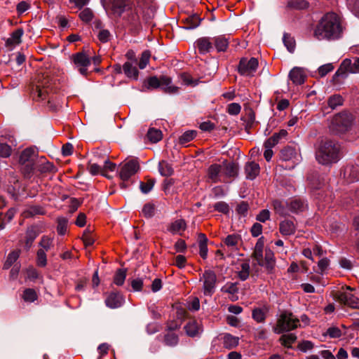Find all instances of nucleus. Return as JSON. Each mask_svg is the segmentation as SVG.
<instances>
[{"label":"nucleus","instance_id":"obj_1","mask_svg":"<svg viewBox=\"0 0 359 359\" xmlns=\"http://www.w3.org/2000/svg\"><path fill=\"white\" fill-rule=\"evenodd\" d=\"M344 27L342 20L335 13H327L316 25L313 35L318 40H335L341 36Z\"/></svg>","mask_w":359,"mask_h":359},{"label":"nucleus","instance_id":"obj_2","mask_svg":"<svg viewBox=\"0 0 359 359\" xmlns=\"http://www.w3.org/2000/svg\"><path fill=\"white\" fill-rule=\"evenodd\" d=\"M340 146L331 140L321 142L316 153V158L322 165L337 163L339 158Z\"/></svg>","mask_w":359,"mask_h":359},{"label":"nucleus","instance_id":"obj_3","mask_svg":"<svg viewBox=\"0 0 359 359\" xmlns=\"http://www.w3.org/2000/svg\"><path fill=\"white\" fill-rule=\"evenodd\" d=\"M110 7L114 14L121 15L125 11H128V20L136 25L140 20L142 8L137 5L130 6L128 0H109Z\"/></svg>","mask_w":359,"mask_h":359},{"label":"nucleus","instance_id":"obj_4","mask_svg":"<svg viewBox=\"0 0 359 359\" xmlns=\"http://www.w3.org/2000/svg\"><path fill=\"white\" fill-rule=\"evenodd\" d=\"M299 325V320L292 313L285 311L278 318L276 325L273 327V332L276 334H280L293 330Z\"/></svg>","mask_w":359,"mask_h":359},{"label":"nucleus","instance_id":"obj_5","mask_svg":"<svg viewBox=\"0 0 359 359\" xmlns=\"http://www.w3.org/2000/svg\"><path fill=\"white\" fill-rule=\"evenodd\" d=\"M172 79L167 76H151L147 79L148 88H162L164 92L167 93H176L178 91V87L171 85Z\"/></svg>","mask_w":359,"mask_h":359},{"label":"nucleus","instance_id":"obj_6","mask_svg":"<svg viewBox=\"0 0 359 359\" xmlns=\"http://www.w3.org/2000/svg\"><path fill=\"white\" fill-rule=\"evenodd\" d=\"M119 177L123 181L121 184L122 188H126V181H128L133 175L137 172L140 169L139 162L137 158H132L125 161L121 165Z\"/></svg>","mask_w":359,"mask_h":359},{"label":"nucleus","instance_id":"obj_7","mask_svg":"<svg viewBox=\"0 0 359 359\" xmlns=\"http://www.w3.org/2000/svg\"><path fill=\"white\" fill-rule=\"evenodd\" d=\"M352 123L351 114L343 112L335 115L331 121L330 128L336 133H344L351 126Z\"/></svg>","mask_w":359,"mask_h":359},{"label":"nucleus","instance_id":"obj_8","mask_svg":"<svg viewBox=\"0 0 359 359\" xmlns=\"http://www.w3.org/2000/svg\"><path fill=\"white\" fill-rule=\"evenodd\" d=\"M199 280L203 283L204 295L211 297L215 292L217 284L216 273L212 270H205L200 277Z\"/></svg>","mask_w":359,"mask_h":359},{"label":"nucleus","instance_id":"obj_9","mask_svg":"<svg viewBox=\"0 0 359 359\" xmlns=\"http://www.w3.org/2000/svg\"><path fill=\"white\" fill-rule=\"evenodd\" d=\"M258 67V60L255 57H243L238 67V73L245 76H252Z\"/></svg>","mask_w":359,"mask_h":359},{"label":"nucleus","instance_id":"obj_10","mask_svg":"<svg viewBox=\"0 0 359 359\" xmlns=\"http://www.w3.org/2000/svg\"><path fill=\"white\" fill-rule=\"evenodd\" d=\"M348 73H359V57H355L353 62L350 59L344 60L334 74V77L341 76L344 78Z\"/></svg>","mask_w":359,"mask_h":359},{"label":"nucleus","instance_id":"obj_11","mask_svg":"<svg viewBox=\"0 0 359 359\" xmlns=\"http://www.w3.org/2000/svg\"><path fill=\"white\" fill-rule=\"evenodd\" d=\"M351 291L352 289L350 287H347L346 290L338 292L335 294V299L341 304L353 309H359V299L353 295Z\"/></svg>","mask_w":359,"mask_h":359},{"label":"nucleus","instance_id":"obj_12","mask_svg":"<svg viewBox=\"0 0 359 359\" xmlns=\"http://www.w3.org/2000/svg\"><path fill=\"white\" fill-rule=\"evenodd\" d=\"M74 64L81 74L86 76L88 68L90 65V59L86 53L80 52L72 56Z\"/></svg>","mask_w":359,"mask_h":359},{"label":"nucleus","instance_id":"obj_13","mask_svg":"<svg viewBox=\"0 0 359 359\" xmlns=\"http://www.w3.org/2000/svg\"><path fill=\"white\" fill-rule=\"evenodd\" d=\"M35 156V150L32 148H27L21 153L19 161L20 164L25 165V172L29 174L33 170V161Z\"/></svg>","mask_w":359,"mask_h":359},{"label":"nucleus","instance_id":"obj_14","mask_svg":"<svg viewBox=\"0 0 359 359\" xmlns=\"http://www.w3.org/2000/svg\"><path fill=\"white\" fill-rule=\"evenodd\" d=\"M124 302L125 299L123 294L118 291L111 292L105 299V304L110 309L121 307Z\"/></svg>","mask_w":359,"mask_h":359},{"label":"nucleus","instance_id":"obj_15","mask_svg":"<svg viewBox=\"0 0 359 359\" xmlns=\"http://www.w3.org/2000/svg\"><path fill=\"white\" fill-rule=\"evenodd\" d=\"M195 48L198 50V53L201 55H205L210 53L213 50L214 46L212 44V38L208 36H203L198 38L195 42Z\"/></svg>","mask_w":359,"mask_h":359},{"label":"nucleus","instance_id":"obj_16","mask_svg":"<svg viewBox=\"0 0 359 359\" xmlns=\"http://www.w3.org/2000/svg\"><path fill=\"white\" fill-rule=\"evenodd\" d=\"M186 334L190 337L199 336L203 332L201 322L195 319H191L184 326Z\"/></svg>","mask_w":359,"mask_h":359},{"label":"nucleus","instance_id":"obj_17","mask_svg":"<svg viewBox=\"0 0 359 359\" xmlns=\"http://www.w3.org/2000/svg\"><path fill=\"white\" fill-rule=\"evenodd\" d=\"M212 44L217 52H225L229 44V37L225 35H219L212 38Z\"/></svg>","mask_w":359,"mask_h":359},{"label":"nucleus","instance_id":"obj_18","mask_svg":"<svg viewBox=\"0 0 359 359\" xmlns=\"http://www.w3.org/2000/svg\"><path fill=\"white\" fill-rule=\"evenodd\" d=\"M50 83L47 78H43L42 81H39L36 86V92L38 97L41 100L46 98V95L49 93Z\"/></svg>","mask_w":359,"mask_h":359},{"label":"nucleus","instance_id":"obj_19","mask_svg":"<svg viewBox=\"0 0 359 359\" xmlns=\"http://www.w3.org/2000/svg\"><path fill=\"white\" fill-rule=\"evenodd\" d=\"M289 77L293 83L301 85L304 83L306 74L303 69L300 67H294L289 74Z\"/></svg>","mask_w":359,"mask_h":359},{"label":"nucleus","instance_id":"obj_20","mask_svg":"<svg viewBox=\"0 0 359 359\" xmlns=\"http://www.w3.org/2000/svg\"><path fill=\"white\" fill-rule=\"evenodd\" d=\"M221 174H222V165L220 164H212L208 169V177L212 183L220 181Z\"/></svg>","mask_w":359,"mask_h":359},{"label":"nucleus","instance_id":"obj_21","mask_svg":"<svg viewBox=\"0 0 359 359\" xmlns=\"http://www.w3.org/2000/svg\"><path fill=\"white\" fill-rule=\"evenodd\" d=\"M241 242V236L233 233L228 235L226 238L222 239V243L224 246H226L231 250H238V245Z\"/></svg>","mask_w":359,"mask_h":359},{"label":"nucleus","instance_id":"obj_22","mask_svg":"<svg viewBox=\"0 0 359 359\" xmlns=\"http://www.w3.org/2000/svg\"><path fill=\"white\" fill-rule=\"evenodd\" d=\"M222 174L228 177H235L238 175V166L234 162L224 161L222 164Z\"/></svg>","mask_w":359,"mask_h":359},{"label":"nucleus","instance_id":"obj_23","mask_svg":"<svg viewBox=\"0 0 359 359\" xmlns=\"http://www.w3.org/2000/svg\"><path fill=\"white\" fill-rule=\"evenodd\" d=\"M344 177L349 182L359 180V165H347L344 170Z\"/></svg>","mask_w":359,"mask_h":359},{"label":"nucleus","instance_id":"obj_24","mask_svg":"<svg viewBox=\"0 0 359 359\" xmlns=\"http://www.w3.org/2000/svg\"><path fill=\"white\" fill-rule=\"evenodd\" d=\"M287 206L288 207V212L299 213L306 209L307 204L301 199L295 198L287 203Z\"/></svg>","mask_w":359,"mask_h":359},{"label":"nucleus","instance_id":"obj_25","mask_svg":"<svg viewBox=\"0 0 359 359\" xmlns=\"http://www.w3.org/2000/svg\"><path fill=\"white\" fill-rule=\"evenodd\" d=\"M221 291L229 294L231 295L229 299L233 302L238 299L237 295L238 292V283L228 282L222 287Z\"/></svg>","mask_w":359,"mask_h":359},{"label":"nucleus","instance_id":"obj_26","mask_svg":"<svg viewBox=\"0 0 359 359\" xmlns=\"http://www.w3.org/2000/svg\"><path fill=\"white\" fill-rule=\"evenodd\" d=\"M223 346L227 349H232L238 345L239 337L225 333L221 337Z\"/></svg>","mask_w":359,"mask_h":359},{"label":"nucleus","instance_id":"obj_27","mask_svg":"<svg viewBox=\"0 0 359 359\" xmlns=\"http://www.w3.org/2000/svg\"><path fill=\"white\" fill-rule=\"evenodd\" d=\"M39 231L35 226H31L28 228L26 231L25 248L27 250H29L32 245L33 242L36 238L39 236Z\"/></svg>","mask_w":359,"mask_h":359},{"label":"nucleus","instance_id":"obj_28","mask_svg":"<svg viewBox=\"0 0 359 359\" xmlns=\"http://www.w3.org/2000/svg\"><path fill=\"white\" fill-rule=\"evenodd\" d=\"M260 168L258 163L250 161L248 162L245 166L246 177L250 180L255 179L259 173Z\"/></svg>","mask_w":359,"mask_h":359},{"label":"nucleus","instance_id":"obj_29","mask_svg":"<svg viewBox=\"0 0 359 359\" xmlns=\"http://www.w3.org/2000/svg\"><path fill=\"white\" fill-rule=\"evenodd\" d=\"M279 230L283 236H290L295 233L296 227L291 220L285 219L279 224Z\"/></svg>","mask_w":359,"mask_h":359},{"label":"nucleus","instance_id":"obj_30","mask_svg":"<svg viewBox=\"0 0 359 359\" xmlns=\"http://www.w3.org/2000/svg\"><path fill=\"white\" fill-rule=\"evenodd\" d=\"M24 34V31L22 28L17 29L12 34L11 37L7 39L6 41V46L7 47L15 46L21 43L22 36Z\"/></svg>","mask_w":359,"mask_h":359},{"label":"nucleus","instance_id":"obj_31","mask_svg":"<svg viewBox=\"0 0 359 359\" xmlns=\"http://www.w3.org/2000/svg\"><path fill=\"white\" fill-rule=\"evenodd\" d=\"M184 27L187 29H192L199 26L201 18L197 15H191L182 20Z\"/></svg>","mask_w":359,"mask_h":359},{"label":"nucleus","instance_id":"obj_32","mask_svg":"<svg viewBox=\"0 0 359 359\" xmlns=\"http://www.w3.org/2000/svg\"><path fill=\"white\" fill-rule=\"evenodd\" d=\"M275 258L273 252L271 250H266L264 258V266L269 272H271L275 266Z\"/></svg>","mask_w":359,"mask_h":359},{"label":"nucleus","instance_id":"obj_33","mask_svg":"<svg viewBox=\"0 0 359 359\" xmlns=\"http://www.w3.org/2000/svg\"><path fill=\"white\" fill-rule=\"evenodd\" d=\"M186 229V223L184 219H177L172 222L168 228V231L172 234L180 233L181 231H184Z\"/></svg>","mask_w":359,"mask_h":359},{"label":"nucleus","instance_id":"obj_34","mask_svg":"<svg viewBox=\"0 0 359 359\" xmlns=\"http://www.w3.org/2000/svg\"><path fill=\"white\" fill-rule=\"evenodd\" d=\"M208 238L204 233L198 235L199 254L203 259H206L208 255Z\"/></svg>","mask_w":359,"mask_h":359},{"label":"nucleus","instance_id":"obj_35","mask_svg":"<svg viewBox=\"0 0 359 359\" xmlns=\"http://www.w3.org/2000/svg\"><path fill=\"white\" fill-rule=\"evenodd\" d=\"M123 70L124 72V74L130 79L137 80L139 75V72L137 69V68L135 66H133V65L129 62H126L123 65Z\"/></svg>","mask_w":359,"mask_h":359},{"label":"nucleus","instance_id":"obj_36","mask_svg":"<svg viewBox=\"0 0 359 359\" xmlns=\"http://www.w3.org/2000/svg\"><path fill=\"white\" fill-rule=\"evenodd\" d=\"M238 277L240 280L244 281L247 280L250 275V264L248 262L241 263L239 267L237 268Z\"/></svg>","mask_w":359,"mask_h":359},{"label":"nucleus","instance_id":"obj_37","mask_svg":"<svg viewBox=\"0 0 359 359\" xmlns=\"http://www.w3.org/2000/svg\"><path fill=\"white\" fill-rule=\"evenodd\" d=\"M288 202H283L276 200L273 202V206L276 212L281 216L288 215V207L287 206Z\"/></svg>","mask_w":359,"mask_h":359},{"label":"nucleus","instance_id":"obj_38","mask_svg":"<svg viewBox=\"0 0 359 359\" xmlns=\"http://www.w3.org/2000/svg\"><path fill=\"white\" fill-rule=\"evenodd\" d=\"M20 252V250H15L11 252L4 263V268L5 269H9L19 258Z\"/></svg>","mask_w":359,"mask_h":359},{"label":"nucleus","instance_id":"obj_39","mask_svg":"<svg viewBox=\"0 0 359 359\" xmlns=\"http://www.w3.org/2000/svg\"><path fill=\"white\" fill-rule=\"evenodd\" d=\"M296 340L297 336L292 333L283 334L279 339L280 344L287 348H291Z\"/></svg>","mask_w":359,"mask_h":359},{"label":"nucleus","instance_id":"obj_40","mask_svg":"<svg viewBox=\"0 0 359 359\" xmlns=\"http://www.w3.org/2000/svg\"><path fill=\"white\" fill-rule=\"evenodd\" d=\"M158 170L161 175L168 177L172 175L173 169L168 162L162 161L159 162Z\"/></svg>","mask_w":359,"mask_h":359},{"label":"nucleus","instance_id":"obj_41","mask_svg":"<svg viewBox=\"0 0 359 359\" xmlns=\"http://www.w3.org/2000/svg\"><path fill=\"white\" fill-rule=\"evenodd\" d=\"M126 278V269H118L114 276V283L118 286L123 285Z\"/></svg>","mask_w":359,"mask_h":359},{"label":"nucleus","instance_id":"obj_42","mask_svg":"<svg viewBox=\"0 0 359 359\" xmlns=\"http://www.w3.org/2000/svg\"><path fill=\"white\" fill-rule=\"evenodd\" d=\"M295 156L296 151L291 147H285L280 151V158L285 161L292 160Z\"/></svg>","mask_w":359,"mask_h":359},{"label":"nucleus","instance_id":"obj_43","mask_svg":"<svg viewBox=\"0 0 359 359\" xmlns=\"http://www.w3.org/2000/svg\"><path fill=\"white\" fill-rule=\"evenodd\" d=\"M179 342V337L175 333L168 332L164 336V343L166 346H175Z\"/></svg>","mask_w":359,"mask_h":359},{"label":"nucleus","instance_id":"obj_44","mask_svg":"<svg viewBox=\"0 0 359 359\" xmlns=\"http://www.w3.org/2000/svg\"><path fill=\"white\" fill-rule=\"evenodd\" d=\"M196 131L188 130L184 133L179 138V142L181 144H186L193 140L196 136Z\"/></svg>","mask_w":359,"mask_h":359},{"label":"nucleus","instance_id":"obj_45","mask_svg":"<svg viewBox=\"0 0 359 359\" xmlns=\"http://www.w3.org/2000/svg\"><path fill=\"white\" fill-rule=\"evenodd\" d=\"M53 238L48 236H43L41 238L40 242L39 243V245L41 247L40 249H43V250L48 251L51 247L53 246Z\"/></svg>","mask_w":359,"mask_h":359},{"label":"nucleus","instance_id":"obj_46","mask_svg":"<svg viewBox=\"0 0 359 359\" xmlns=\"http://www.w3.org/2000/svg\"><path fill=\"white\" fill-rule=\"evenodd\" d=\"M147 135L149 141L154 143L158 142L162 138L161 131L154 128L149 129Z\"/></svg>","mask_w":359,"mask_h":359},{"label":"nucleus","instance_id":"obj_47","mask_svg":"<svg viewBox=\"0 0 359 359\" xmlns=\"http://www.w3.org/2000/svg\"><path fill=\"white\" fill-rule=\"evenodd\" d=\"M36 264L39 267H45L47 265L46 253L43 249H39L36 252Z\"/></svg>","mask_w":359,"mask_h":359},{"label":"nucleus","instance_id":"obj_48","mask_svg":"<svg viewBox=\"0 0 359 359\" xmlns=\"http://www.w3.org/2000/svg\"><path fill=\"white\" fill-rule=\"evenodd\" d=\"M327 104H328V106L332 109H334L338 106L342 105L343 98L339 95H332L328 99Z\"/></svg>","mask_w":359,"mask_h":359},{"label":"nucleus","instance_id":"obj_49","mask_svg":"<svg viewBox=\"0 0 359 359\" xmlns=\"http://www.w3.org/2000/svg\"><path fill=\"white\" fill-rule=\"evenodd\" d=\"M22 299L27 302H34L37 299L36 292L34 289L27 288L23 292Z\"/></svg>","mask_w":359,"mask_h":359},{"label":"nucleus","instance_id":"obj_50","mask_svg":"<svg viewBox=\"0 0 359 359\" xmlns=\"http://www.w3.org/2000/svg\"><path fill=\"white\" fill-rule=\"evenodd\" d=\"M283 40L287 49L292 53L295 48V41L294 38L288 34H284Z\"/></svg>","mask_w":359,"mask_h":359},{"label":"nucleus","instance_id":"obj_51","mask_svg":"<svg viewBox=\"0 0 359 359\" xmlns=\"http://www.w3.org/2000/svg\"><path fill=\"white\" fill-rule=\"evenodd\" d=\"M287 6L294 9H305L309 6V3L304 0H291Z\"/></svg>","mask_w":359,"mask_h":359},{"label":"nucleus","instance_id":"obj_52","mask_svg":"<svg viewBox=\"0 0 359 359\" xmlns=\"http://www.w3.org/2000/svg\"><path fill=\"white\" fill-rule=\"evenodd\" d=\"M142 213L145 217L150 218L154 215L155 205L151 203L144 204L142 208Z\"/></svg>","mask_w":359,"mask_h":359},{"label":"nucleus","instance_id":"obj_53","mask_svg":"<svg viewBox=\"0 0 359 359\" xmlns=\"http://www.w3.org/2000/svg\"><path fill=\"white\" fill-rule=\"evenodd\" d=\"M252 318L257 323H263L266 319V313L263 309L257 308L252 311Z\"/></svg>","mask_w":359,"mask_h":359},{"label":"nucleus","instance_id":"obj_54","mask_svg":"<svg viewBox=\"0 0 359 359\" xmlns=\"http://www.w3.org/2000/svg\"><path fill=\"white\" fill-rule=\"evenodd\" d=\"M39 171L40 172H53L56 171L55 167L49 161L42 162L39 165Z\"/></svg>","mask_w":359,"mask_h":359},{"label":"nucleus","instance_id":"obj_55","mask_svg":"<svg viewBox=\"0 0 359 359\" xmlns=\"http://www.w3.org/2000/svg\"><path fill=\"white\" fill-rule=\"evenodd\" d=\"M68 220L65 217L57 219V231L60 235H64L67 231Z\"/></svg>","mask_w":359,"mask_h":359},{"label":"nucleus","instance_id":"obj_56","mask_svg":"<svg viewBox=\"0 0 359 359\" xmlns=\"http://www.w3.org/2000/svg\"><path fill=\"white\" fill-rule=\"evenodd\" d=\"M151 53L149 50H144L141 55L138 66L140 69H144L149 62Z\"/></svg>","mask_w":359,"mask_h":359},{"label":"nucleus","instance_id":"obj_57","mask_svg":"<svg viewBox=\"0 0 359 359\" xmlns=\"http://www.w3.org/2000/svg\"><path fill=\"white\" fill-rule=\"evenodd\" d=\"M180 76L184 85L195 86L198 84V81L193 79L191 76L188 73L184 72L181 74Z\"/></svg>","mask_w":359,"mask_h":359},{"label":"nucleus","instance_id":"obj_58","mask_svg":"<svg viewBox=\"0 0 359 359\" xmlns=\"http://www.w3.org/2000/svg\"><path fill=\"white\" fill-rule=\"evenodd\" d=\"M154 183V180L151 179L148 180L146 182H141L140 186L141 191L144 194L149 193L152 189Z\"/></svg>","mask_w":359,"mask_h":359},{"label":"nucleus","instance_id":"obj_59","mask_svg":"<svg viewBox=\"0 0 359 359\" xmlns=\"http://www.w3.org/2000/svg\"><path fill=\"white\" fill-rule=\"evenodd\" d=\"M12 152L11 147L6 143H0V156L8 158Z\"/></svg>","mask_w":359,"mask_h":359},{"label":"nucleus","instance_id":"obj_60","mask_svg":"<svg viewBox=\"0 0 359 359\" xmlns=\"http://www.w3.org/2000/svg\"><path fill=\"white\" fill-rule=\"evenodd\" d=\"M82 240L86 246H90L94 243V238L90 235V230L89 229L84 231Z\"/></svg>","mask_w":359,"mask_h":359},{"label":"nucleus","instance_id":"obj_61","mask_svg":"<svg viewBox=\"0 0 359 359\" xmlns=\"http://www.w3.org/2000/svg\"><path fill=\"white\" fill-rule=\"evenodd\" d=\"M213 207L215 210L224 214H226L229 211V205L224 201L216 203Z\"/></svg>","mask_w":359,"mask_h":359},{"label":"nucleus","instance_id":"obj_62","mask_svg":"<svg viewBox=\"0 0 359 359\" xmlns=\"http://www.w3.org/2000/svg\"><path fill=\"white\" fill-rule=\"evenodd\" d=\"M326 335L330 338H339L341 336V331L337 327H331L327 330Z\"/></svg>","mask_w":359,"mask_h":359},{"label":"nucleus","instance_id":"obj_63","mask_svg":"<svg viewBox=\"0 0 359 359\" xmlns=\"http://www.w3.org/2000/svg\"><path fill=\"white\" fill-rule=\"evenodd\" d=\"M241 110V107L238 103H231L227 107V112L231 115H238Z\"/></svg>","mask_w":359,"mask_h":359},{"label":"nucleus","instance_id":"obj_64","mask_svg":"<svg viewBox=\"0 0 359 359\" xmlns=\"http://www.w3.org/2000/svg\"><path fill=\"white\" fill-rule=\"evenodd\" d=\"M79 17L84 22H90L93 17V12L89 8H86L80 13Z\"/></svg>","mask_w":359,"mask_h":359}]
</instances>
